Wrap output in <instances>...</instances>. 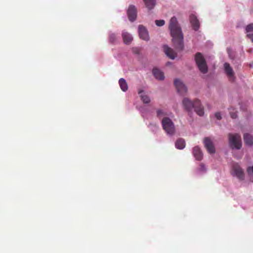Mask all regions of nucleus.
<instances>
[{
    "label": "nucleus",
    "mask_w": 253,
    "mask_h": 253,
    "mask_svg": "<svg viewBox=\"0 0 253 253\" xmlns=\"http://www.w3.org/2000/svg\"><path fill=\"white\" fill-rule=\"evenodd\" d=\"M224 67L225 72L229 80L232 82L234 81L235 78L234 76V73L230 64L228 63H225L224 64Z\"/></svg>",
    "instance_id": "6e6552de"
},
{
    "label": "nucleus",
    "mask_w": 253,
    "mask_h": 253,
    "mask_svg": "<svg viewBox=\"0 0 253 253\" xmlns=\"http://www.w3.org/2000/svg\"><path fill=\"white\" fill-rule=\"evenodd\" d=\"M165 114L164 112L163 111V110L161 109H159L157 111V116L158 117H162V116H164Z\"/></svg>",
    "instance_id": "a878e982"
},
{
    "label": "nucleus",
    "mask_w": 253,
    "mask_h": 253,
    "mask_svg": "<svg viewBox=\"0 0 253 253\" xmlns=\"http://www.w3.org/2000/svg\"><path fill=\"white\" fill-rule=\"evenodd\" d=\"M118 38L116 35L114 33H110L109 35V41L110 42L114 43L117 41Z\"/></svg>",
    "instance_id": "5701e85b"
},
{
    "label": "nucleus",
    "mask_w": 253,
    "mask_h": 253,
    "mask_svg": "<svg viewBox=\"0 0 253 253\" xmlns=\"http://www.w3.org/2000/svg\"><path fill=\"white\" fill-rule=\"evenodd\" d=\"M174 84L180 94L183 95L186 94L187 91V87L180 80L175 79L174 81Z\"/></svg>",
    "instance_id": "0eeeda50"
},
{
    "label": "nucleus",
    "mask_w": 253,
    "mask_h": 253,
    "mask_svg": "<svg viewBox=\"0 0 253 253\" xmlns=\"http://www.w3.org/2000/svg\"><path fill=\"white\" fill-rule=\"evenodd\" d=\"M215 117L218 120H220L221 119V114H220V113L219 112L216 113L215 114Z\"/></svg>",
    "instance_id": "cd10ccee"
},
{
    "label": "nucleus",
    "mask_w": 253,
    "mask_h": 253,
    "mask_svg": "<svg viewBox=\"0 0 253 253\" xmlns=\"http://www.w3.org/2000/svg\"><path fill=\"white\" fill-rule=\"evenodd\" d=\"M229 143L232 149H240L242 147L241 138L238 133L228 134Z\"/></svg>",
    "instance_id": "20e7f679"
},
{
    "label": "nucleus",
    "mask_w": 253,
    "mask_h": 253,
    "mask_svg": "<svg viewBox=\"0 0 253 253\" xmlns=\"http://www.w3.org/2000/svg\"><path fill=\"white\" fill-rule=\"evenodd\" d=\"M119 84L121 89L123 91H126L128 89V85L125 79L121 78L119 81Z\"/></svg>",
    "instance_id": "412c9836"
},
{
    "label": "nucleus",
    "mask_w": 253,
    "mask_h": 253,
    "mask_svg": "<svg viewBox=\"0 0 253 253\" xmlns=\"http://www.w3.org/2000/svg\"><path fill=\"white\" fill-rule=\"evenodd\" d=\"M193 154L198 161H201L203 159L202 151L198 146H195L193 148Z\"/></svg>",
    "instance_id": "2eb2a0df"
},
{
    "label": "nucleus",
    "mask_w": 253,
    "mask_h": 253,
    "mask_svg": "<svg viewBox=\"0 0 253 253\" xmlns=\"http://www.w3.org/2000/svg\"><path fill=\"white\" fill-rule=\"evenodd\" d=\"M189 18L193 29L195 31H197L200 28V23L197 17L194 14H191Z\"/></svg>",
    "instance_id": "ddd939ff"
},
{
    "label": "nucleus",
    "mask_w": 253,
    "mask_h": 253,
    "mask_svg": "<svg viewBox=\"0 0 253 253\" xmlns=\"http://www.w3.org/2000/svg\"><path fill=\"white\" fill-rule=\"evenodd\" d=\"M229 111H230V116H231V117L232 118V119H235L237 118V113H236V111H234V109L232 108H230L229 109Z\"/></svg>",
    "instance_id": "b1692460"
},
{
    "label": "nucleus",
    "mask_w": 253,
    "mask_h": 253,
    "mask_svg": "<svg viewBox=\"0 0 253 253\" xmlns=\"http://www.w3.org/2000/svg\"><path fill=\"white\" fill-rule=\"evenodd\" d=\"M247 171L249 175L253 174V166L252 167H250L247 169Z\"/></svg>",
    "instance_id": "bb28decb"
},
{
    "label": "nucleus",
    "mask_w": 253,
    "mask_h": 253,
    "mask_svg": "<svg viewBox=\"0 0 253 253\" xmlns=\"http://www.w3.org/2000/svg\"><path fill=\"white\" fill-rule=\"evenodd\" d=\"M201 166L203 167V164H201Z\"/></svg>",
    "instance_id": "c85d7f7f"
},
{
    "label": "nucleus",
    "mask_w": 253,
    "mask_h": 253,
    "mask_svg": "<svg viewBox=\"0 0 253 253\" xmlns=\"http://www.w3.org/2000/svg\"><path fill=\"white\" fill-rule=\"evenodd\" d=\"M175 145L176 148L178 149H182L185 146V142L183 139H178L175 143Z\"/></svg>",
    "instance_id": "4be33fe9"
},
{
    "label": "nucleus",
    "mask_w": 253,
    "mask_h": 253,
    "mask_svg": "<svg viewBox=\"0 0 253 253\" xmlns=\"http://www.w3.org/2000/svg\"><path fill=\"white\" fill-rule=\"evenodd\" d=\"M204 143L205 145V147H206L209 153L211 154H213L215 153L214 146L212 141L209 137H206L204 139Z\"/></svg>",
    "instance_id": "9d476101"
},
{
    "label": "nucleus",
    "mask_w": 253,
    "mask_h": 253,
    "mask_svg": "<svg viewBox=\"0 0 253 253\" xmlns=\"http://www.w3.org/2000/svg\"><path fill=\"white\" fill-rule=\"evenodd\" d=\"M247 36L253 42V23L248 25L246 29Z\"/></svg>",
    "instance_id": "f3484780"
},
{
    "label": "nucleus",
    "mask_w": 253,
    "mask_h": 253,
    "mask_svg": "<svg viewBox=\"0 0 253 253\" xmlns=\"http://www.w3.org/2000/svg\"><path fill=\"white\" fill-rule=\"evenodd\" d=\"M195 60L200 72L203 74L207 73L208 66L205 59L201 53L197 52L195 54Z\"/></svg>",
    "instance_id": "7ed1b4c3"
},
{
    "label": "nucleus",
    "mask_w": 253,
    "mask_h": 253,
    "mask_svg": "<svg viewBox=\"0 0 253 253\" xmlns=\"http://www.w3.org/2000/svg\"><path fill=\"white\" fill-rule=\"evenodd\" d=\"M182 105L184 109L188 112L191 113L194 109L195 112L200 116H203L204 114V108L198 99L191 100L188 98L185 97L182 100Z\"/></svg>",
    "instance_id": "f03ea898"
},
{
    "label": "nucleus",
    "mask_w": 253,
    "mask_h": 253,
    "mask_svg": "<svg viewBox=\"0 0 253 253\" xmlns=\"http://www.w3.org/2000/svg\"><path fill=\"white\" fill-rule=\"evenodd\" d=\"M138 33L140 38L145 41H148L149 37L146 29L142 25H139L138 27Z\"/></svg>",
    "instance_id": "9b49d317"
},
{
    "label": "nucleus",
    "mask_w": 253,
    "mask_h": 253,
    "mask_svg": "<svg viewBox=\"0 0 253 253\" xmlns=\"http://www.w3.org/2000/svg\"><path fill=\"white\" fill-rule=\"evenodd\" d=\"M127 16L129 20L133 22L135 20L137 17V10L135 6L131 5L127 9Z\"/></svg>",
    "instance_id": "1a4fd4ad"
},
{
    "label": "nucleus",
    "mask_w": 253,
    "mask_h": 253,
    "mask_svg": "<svg viewBox=\"0 0 253 253\" xmlns=\"http://www.w3.org/2000/svg\"><path fill=\"white\" fill-rule=\"evenodd\" d=\"M169 29L172 38V42L174 48L179 51L182 50L184 49L183 35L177 19L175 16L170 19Z\"/></svg>",
    "instance_id": "f257e3e1"
},
{
    "label": "nucleus",
    "mask_w": 253,
    "mask_h": 253,
    "mask_svg": "<svg viewBox=\"0 0 253 253\" xmlns=\"http://www.w3.org/2000/svg\"><path fill=\"white\" fill-rule=\"evenodd\" d=\"M155 23L158 26H162L164 25L165 21L164 20H156Z\"/></svg>",
    "instance_id": "393cba45"
},
{
    "label": "nucleus",
    "mask_w": 253,
    "mask_h": 253,
    "mask_svg": "<svg viewBox=\"0 0 253 253\" xmlns=\"http://www.w3.org/2000/svg\"><path fill=\"white\" fill-rule=\"evenodd\" d=\"M232 174L233 175L236 176L240 180L244 179V171L238 164H233Z\"/></svg>",
    "instance_id": "423d86ee"
},
{
    "label": "nucleus",
    "mask_w": 253,
    "mask_h": 253,
    "mask_svg": "<svg viewBox=\"0 0 253 253\" xmlns=\"http://www.w3.org/2000/svg\"><path fill=\"white\" fill-rule=\"evenodd\" d=\"M148 10L153 9L156 5V0H143Z\"/></svg>",
    "instance_id": "6ab92c4d"
},
{
    "label": "nucleus",
    "mask_w": 253,
    "mask_h": 253,
    "mask_svg": "<svg viewBox=\"0 0 253 253\" xmlns=\"http://www.w3.org/2000/svg\"><path fill=\"white\" fill-rule=\"evenodd\" d=\"M163 48L164 52L167 56L171 59H174L175 58L176 56V53L172 48L167 45H164Z\"/></svg>",
    "instance_id": "f8f14e48"
},
{
    "label": "nucleus",
    "mask_w": 253,
    "mask_h": 253,
    "mask_svg": "<svg viewBox=\"0 0 253 253\" xmlns=\"http://www.w3.org/2000/svg\"><path fill=\"white\" fill-rule=\"evenodd\" d=\"M164 129L167 133L172 134L175 131L174 126L171 120L168 117L164 118L162 121Z\"/></svg>",
    "instance_id": "39448f33"
},
{
    "label": "nucleus",
    "mask_w": 253,
    "mask_h": 253,
    "mask_svg": "<svg viewBox=\"0 0 253 253\" xmlns=\"http://www.w3.org/2000/svg\"><path fill=\"white\" fill-rule=\"evenodd\" d=\"M153 74L155 78L159 80H163L165 78L164 73L158 68H154Z\"/></svg>",
    "instance_id": "dca6fc26"
},
{
    "label": "nucleus",
    "mask_w": 253,
    "mask_h": 253,
    "mask_svg": "<svg viewBox=\"0 0 253 253\" xmlns=\"http://www.w3.org/2000/svg\"><path fill=\"white\" fill-rule=\"evenodd\" d=\"M122 35L124 42L126 44H129L133 40L132 36L125 31H123Z\"/></svg>",
    "instance_id": "4468645a"
},
{
    "label": "nucleus",
    "mask_w": 253,
    "mask_h": 253,
    "mask_svg": "<svg viewBox=\"0 0 253 253\" xmlns=\"http://www.w3.org/2000/svg\"><path fill=\"white\" fill-rule=\"evenodd\" d=\"M138 94L140 95L141 100L144 103H149L150 102V99L149 97L142 90L138 91Z\"/></svg>",
    "instance_id": "a211bd4d"
},
{
    "label": "nucleus",
    "mask_w": 253,
    "mask_h": 253,
    "mask_svg": "<svg viewBox=\"0 0 253 253\" xmlns=\"http://www.w3.org/2000/svg\"><path fill=\"white\" fill-rule=\"evenodd\" d=\"M245 142L249 145H253V136L249 133H245L244 135Z\"/></svg>",
    "instance_id": "aec40b11"
}]
</instances>
